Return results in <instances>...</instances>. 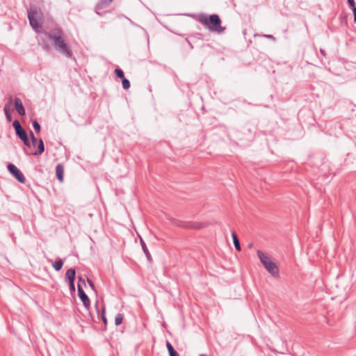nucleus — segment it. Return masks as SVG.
Returning <instances> with one entry per match:
<instances>
[{"instance_id": "nucleus-18", "label": "nucleus", "mask_w": 356, "mask_h": 356, "mask_svg": "<svg viewBox=\"0 0 356 356\" xmlns=\"http://www.w3.org/2000/svg\"><path fill=\"white\" fill-rule=\"evenodd\" d=\"M123 315L122 314H118L115 318V323L116 325H120L123 321Z\"/></svg>"}, {"instance_id": "nucleus-5", "label": "nucleus", "mask_w": 356, "mask_h": 356, "mask_svg": "<svg viewBox=\"0 0 356 356\" xmlns=\"http://www.w3.org/2000/svg\"><path fill=\"white\" fill-rule=\"evenodd\" d=\"M7 168L9 172L13 175L19 182H25V177L24 175L14 164L9 163Z\"/></svg>"}, {"instance_id": "nucleus-32", "label": "nucleus", "mask_w": 356, "mask_h": 356, "mask_svg": "<svg viewBox=\"0 0 356 356\" xmlns=\"http://www.w3.org/2000/svg\"><path fill=\"white\" fill-rule=\"evenodd\" d=\"M78 280H79V282H80L83 283V284H86V283H85V280H84V279H83V278H82L81 276H79Z\"/></svg>"}, {"instance_id": "nucleus-33", "label": "nucleus", "mask_w": 356, "mask_h": 356, "mask_svg": "<svg viewBox=\"0 0 356 356\" xmlns=\"http://www.w3.org/2000/svg\"><path fill=\"white\" fill-rule=\"evenodd\" d=\"M96 13L99 16H103V14L102 13H99L97 10L96 11Z\"/></svg>"}, {"instance_id": "nucleus-13", "label": "nucleus", "mask_w": 356, "mask_h": 356, "mask_svg": "<svg viewBox=\"0 0 356 356\" xmlns=\"http://www.w3.org/2000/svg\"><path fill=\"white\" fill-rule=\"evenodd\" d=\"M38 150L33 153L34 156L41 155L44 151V145L42 139L38 140V144L36 145Z\"/></svg>"}, {"instance_id": "nucleus-26", "label": "nucleus", "mask_w": 356, "mask_h": 356, "mask_svg": "<svg viewBox=\"0 0 356 356\" xmlns=\"http://www.w3.org/2000/svg\"><path fill=\"white\" fill-rule=\"evenodd\" d=\"M22 141L24 143V145L27 146V147H29L31 145V143H30V140L27 137L25 138V139L24 140H22Z\"/></svg>"}, {"instance_id": "nucleus-24", "label": "nucleus", "mask_w": 356, "mask_h": 356, "mask_svg": "<svg viewBox=\"0 0 356 356\" xmlns=\"http://www.w3.org/2000/svg\"><path fill=\"white\" fill-rule=\"evenodd\" d=\"M100 318H102V321L104 322V325L107 324V319L105 314V309L103 308L102 312L100 315Z\"/></svg>"}, {"instance_id": "nucleus-35", "label": "nucleus", "mask_w": 356, "mask_h": 356, "mask_svg": "<svg viewBox=\"0 0 356 356\" xmlns=\"http://www.w3.org/2000/svg\"><path fill=\"white\" fill-rule=\"evenodd\" d=\"M199 356H207V355H204V354H201Z\"/></svg>"}, {"instance_id": "nucleus-3", "label": "nucleus", "mask_w": 356, "mask_h": 356, "mask_svg": "<svg viewBox=\"0 0 356 356\" xmlns=\"http://www.w3.org/2000/svg\"><path fill=\"white\" fill-rule=\"evenodd\" d=\"M257 256L265 269L274 277L279 275V268L271 258L261 250H257Z\"/></svg>"}, {"instance_id": "nucleus-36", "label": "nucleus", "mask_w": 356, "mask_h": 356, "mask_svg": "<svg viewBox=\"0 0 356 356\" xmlns=\"http://www.w3.org/2000/svg\"><path fill=\"white\" fill-rule=\"evenodd\" d=\"M321 52L322 54H324V52H323V50H321Z\"/></svg>"}, {"instance_id": "nucleus-31", "label": "nucleus", "mask_w": 356, "mask_h": 356, "mask_svg": "<svg viewBox=\"0 0 356 356\" xmlns=\"http://www.w3.org/2000/svg\"><path fill=\"white\" fill-rule=\"evenodd\" d=\"M44 48L47 51H49V49H50V46H49L48 44H47V43H45V42H44Z\"/></svg>"}, {"instance_id": "nucleus-10", "label": "nucleus", "mask_w": 356, "mask_h": 356, "mask_svg": "<svg viewBox=\"0 0 356 356\" xmlns=\"http://www.w3.org/2000/svg\"><path fill=\"white\" fill-rule=\"evenodd\" d=\"M139 238H140V243L143 251L145 253V254L147 257V259L149 261H151V259H152L151 254H150V252L146 245V243H145L144 240L143 239V238L141 236H139Z\"/></svg>"}, {"instance_id": "nucleus-7", "label": "nucleus", "mask_w": 356, "mask_h": 356, "mask_svg": "<svg viewBox=\"0 0 356 356\" xmlns=\"http://www.w3.org/2000/svg\"><path fill=\"white\" fill-rule=\"evenodd\" d=\"M13 127L15 128L16 135L19 137V138L22 140L25 139L27 137V134L25 130L22 128L20 124V122L16 120L13 122Z\"/></svg>"}, {"instance_id": "nucleus-20", "label": "nucleus", "mask_w": 356, "mask_h": 356, "mask_svg": "<svg viewBox=\"0 0 356 356\" xmlns=\"http://www.w3.org/2000/svg\"><path fill=\"white\" fill-rule=\"evenodd\" d=\"M122 87L124 90H127L130 88V82L127 79H126V78L122 79Z\"/></svg>"}, {"instance_id": "nucleus-25", "label": "nucleus", "mask_w": 356, "mask_h": 356, "mask_svg": "<svg viewBox=\"0 0 356 356\" xmlns=\"http://www.w3.org/2000/svg\"><path fill=\"white\" fill-rule=\"evenodd\" d=\"M70 290L71 292L75 291L74 281L68 282Z\"/></svg>"}, {"instance_id": "nucleus-29", "label": "nucleus", "mask_w": 356, "mask_h": 356, "mask_svg": "<svg viewBox=\"0 0 356 356\" xmlns=\"http://www.w3.org/2000/svg\"><path fill=\"white\" fill-rule=\"evenodd\" d=\"M353 13L354 15V22L355 23H356V7H354V8H353Z\"/></svg>"}, {"instance_id": "nucleus-4", "label": "nucleus", "mask_w": 356, "mask_h": 356, "mask_svg": "<svg viewBox=\"0 0 356 356\" xmlns=\"http://www.w3.org/2000/svg\"><path fill=\"white\" fill-rule=\"evenodd\" d=\"M173 225H175L178 227L188 228V229H200L207 226V223L204 222H184L181 221L175 218L170 219Z\"/></svg>"}, {"instance_id": "nucleus-8", "label": "nucleus", "mask_w": 356, "mask_h": 356, "mask_svg": "<svg viewBox=\"0 0 356 356\" xmlns=\"http://www.w3.org/2000/svg\"><path fill=\"white\" fill-rule=\"evenodd\" d=\"M78 296L82 301L83 306L88 309L90 305V300L80 284H78Z\"/></svg>"}, {"instance_id": "nucleus-14", "label": "nucleus", "mask_w": 356, "mask_h": 356, "mask_svg": "<svg viewBox=\"0 0 356 356\" xmlns=\"http://www.w3.org/2000/svg\"><path fill=\"white\" fill-rule=\"evenodd\" d=\"M76 275V271L74 268H70L67 270L65 273V277L68 282L74 281Z\"/></svg>"}, {"instance_id": "nucleus-6", "label": "nucleus", "mask_w": 356, "mask_h": 356, "mask_svg": "<svg viewBox=\"0 0 356 356\" xmlns=\"http://www.w3.org/2000/svg\"><path fill=\"white\" fill-rule=\"evenodd\" d=\"M35 12L33 10H30L28 13V19L29 20L30 25L33 28V29L38 33L39 29L42 27V23L40 22L35 17Z\"/></svg>"}, {"instance_id": "nucleus-11", "label": "nucleus", "mask_w": 356, "mask_h": 356, "mask_svg": "<svg viewBox=\"0 0 356 356\" xmlns=\"http://www.w3.org/2000/svg\"><path fill=\"white\" fill-rule=\"evenodd\" d=\"M63 173H64V168H63V165L58 164L56 167V175L57 179L60 181H63Z\"/></svg>"}, {"instance_id": "nucleus-9", "label": "nucleus", "mask_w": 356, "mask_h": 356, "mask_svg": "<svg viewBox=\"0 0 356 356\" xmlns=\"http://www.w3.org/2000/svg\"><path fill=\"white\" fill-rule=\"evenodd\" d=\"M15 108L19 115L24 116L26 114V111L23 106L22 102L21 99L18 97H16L15 99Z\"/></svg>"}, {"instance_id": "nucleus-17", "label": "nucleus", "mask_w": 356, "mask_h": 356, "mask_svg": "<svg viewBox=\"0 0 356 356\" xmlns=\"http://www.w3.org/2000/svg\"><path fill=\"white\" fill-rule=\"evenodd\" d=\"M52 266L56 271H59L61 270V268L63 266V261L62 259H59L57 261H56L55 262H53Z\"/></svg>"}, {"instance_id": "nucleus-21", "label": "nucleus", "mask_w": 356, "mask_h": 356, "mask_svg": "<svg viewBox=\"0 0 356 356\" xmlns=\"http://www.w3.org/2000/svg\"><path fill=\"white\" fill-rule=\"evenodd\" d=\"M4 113L6 117V119L8 122H11L13 120L12 115L9 111V109L8 108L7 106L4 107Z\"/></svg>"}, {"instance_id": "nucleus-30", "label": "nucleus", "mask_w": 356, "mask_h": 356, "mask_svg": "<svg viewBox=\"0 0 356 356\" xmlns=\"http://www.w3.org/2000/svg\"><path fill=\"white\" fill-rule=\"evenodd\" d=\"M88 282L89 285H90V286L92 289H94V284H93V282L90 280H89V279H88Z\"/></svg>"}, {"instance_id": "nucleus-15", "label": "nucleus", "mask_w": 356, "mask_h": 356, "mask_svg": "<svg viewBox=\"0 0 356 356\" xmlns=\"http://www.w3.org/2000/svg\"><path fill=\"white\" fill-rule=\"evenodd\" d=\"M232 236L233 238V243H234L236 250L238 251H241V245H240V242H239V240L238 238V236H237L236 232H232Z\"/></svg>"}, {"instance_id": "nucleus-22", "label": "nucleus", "mask_w": 356, "mask_h": 356, "mask_svg": "<svg viewBox=\"0 0 356 356\" xmlns=\"http://www.w3.org/2000/svg\"><path fill=\"white\" fill-rule=\"evenodd\" d=\"M30 137L32 142V144L34 147H36V145L38 144V140L34 136L32 131H30Z\"/></svg>"}, {"instance_id": "nucleus-16", "label": "nucleus", "mask_w": 356, "mask_h": 356, "mask_svg": "<svg viewBox=\"0 0 356 356\" xmlns=\"http://www.w3.org/2000/svg\"><path fill=\"white\" fill-rule=\"evenodd\" d=\"M166 347H167V349H168V353H169L170 356H179V354L174 349L173 346H172V344L169 341H167Z\"/></svg>"}, {"instance_id": "nucleus-23", "label": "nucleus", "mask_w": 356, "mask_h": 356, "mask_svg": "<svg viewBox=\"0 0 356 356\" xmlns=\"http://www.w3.org/2000/svg\"><path fill=\"white\" fill-rule=\"evenodd\" d=\"M32 125H33V127L34 128L35 131L37 133H40V124L36 120L33 121Z\"/></svg>"}, {"instance_id": "nucleus-27", "label": "nucleus", "mask_w": 356, "mask_h": 356, "mask_svg": "<svg viewBox=\"0 0 356 356\" xmlns=\"http://www.w3.org/2000/svg\"><path fill=\"white\" fill-rule=\"evenodd\" d=\"M263 36H264V38H268V39L273 40V41H275V37H274L273 35H270V34H264Z\"/></svg>"}, {"instance_id": "nucleus-12", "label": "nucleus", "mask_w": 356, "mask_h": 356, "mask_svg": "<svg viewBox=\"0 0 356 356\" xmlns=\"http://www.w3.org/2000/svg\"><path fill=\"white\" fill-rule=\"evenodd\" d=\"M113 0H99L96 6V9L99 10L107 8L113 2Z\"/></svg>"}, {"instance_id": "nucleus-28", "label": "nucleus", "mask_w": 356, "mask_h": 356, "mask_svg": "<svg viewBox=\"0 0 356 356\" xmlns=\"http://www.w3.org/2000/svg\"><path fill=\"white\" fill-rule=\"evenodd\" d=\"M348 1V5L352 7L353 8H354L355 5V1L354 0H347Z\"/></svg>"}, {"instance_id": "nucleus-19", "label": "nucleus", "mask_w": 356, "mask_h": 356, "mask_svg": "<svg viewBox=\"0 0 356 356\" xmlns=\"http://www.w3.org/2000/svg\"><path fill=\"white\" fill-rule=\"evenodd\" d=\"M115 74L117 77H118L121 79L125 78L123 71L120 68H117L115 70Z\"/></svg>"}, {"instance_id": "nucleus-34", "label": "nucleus", "mask_w": 356, "mask_h": 356, "mask_svg": "<svg viewBox=\"0 0 356 356\" xmlns=\"http://www.w3.org/2000/svg\"><path fill=\"white\" fill-rule=\"evenodd\" d=\"M12 101H13V100H12V98H10V99H9V103H12Z\"/></svg>"}, {"instance_id": "nucleus-2", "label": "nucleus", "mask_w": 356, "mask_h": 356, "mask_svg": "<svg viewBox=\"0 0 356 356\" xmlns=\"http://www.w3.org/2000/svg\"><path fill=\"white\" fill-rule=\"evenodd\" d=\"M198 20L211 32L220 34L225 30V28L221 26V19L218 15L201 14Z\"/></svg>"}, {"instance_id": "nucleus-1", "label": "nucleus", "mask_w": 356, "mask_h": 356, "mask_svg": "<svg viewBox=\"0 0 356 356\" xmlns=\"http://www.w3.org/2000/svg\"><path fill=\"white\" fill-rule=\"evenodd\" d=\"M44 34L51 41L55 49L67 58H71L72 51L65 41L64 32L58 28H55Z\"/></svg>"}]
</instances>
